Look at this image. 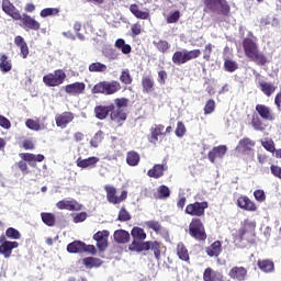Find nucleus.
Returning a JSON list of instances; mask_svg holds the SVG:
<instances>
[{"mask_svg":"<svg viewBox=\"0 0 281 281\" xmlns=\"http://www.w3.org/2000/svg\"><path fill=\"white\" fill-rule=\"evenodd\" d=\"M14 44L16 47H20L22 58H27V56H30V47H27V42L23 38V36H15Z\"/></svg>","mask_w":281,"mask_h":281,"instance_id":"nucleus-31","label":"nucleus"},{"mask_svg":"<svg viewBox=\"0 0 281 281\" xmlns=\"http://www.w3.org/2000/svg\"><path fill=\"white\" fill-rule=\"evenodd\" d=\"M205 252L210 258H218L223 252V244L221 240H215L212 245L205 248Z\"/></svg>","mask_w":281,"mask_h":281,"instance_id":"nucleus-29","label":"nucleus"},{"mask_svg":"<svg viewBox=\"0 0 281 281\" xmlns=\"http://www.w3.org/2000/svg\"><path fill=\"white\" fill-rule=\"evenodd\" d=\"M100 161V158L92 156L86 159L78 158L77 159V166L78 168L87 169V168H95L98 166V162Z\"/></svg>","mask_w":281,"mask_h":281,"instance_id":"nucleus-30","label":"nucleus"},{"mask_svg":"<svg viewBox=\"0 0 281 281\" xmlns=\"http://www.w3.org/2000/svg\"><path fill=\"white\" fill-rule=\"evenodd\" d=\"M130 251H137V254H142V251H154V256L156 260L161 259V243L160 241H132L128 247Z\"/></svg>","mask_w":281,"mask_h":281,"instance_id":"nucleus-5","label":"nucleus"},{"mask_svg":"<svg viewBox=\"0 0 281 281\" xmlns=\"http://www.w3.org/2000/svg\"><path fill=\"white\" fill-rule=\"evenodd\" d=\"M19 249V241H12L5 239V235L0 236V256H3L7 260L12 258V251Z\"/></svg>","mask_w":281,"mask_h":281,"instance_id":"nucleus-13","label":"nucleus"},{"mask_svg":"<svg viewBox=\"0 0 281 281\" xmlns=\"http://www.w3.org/2000/svg\"><path fill=\"white\" fill-rule=\"evenodd\" d=\"M106 69H108L106 65L100 61L92 63L89 65V71H91L92 74H104Z\"/></svg>","mask_w":281,"mask_h":281,"instance_id":"nucleus-45","label":"nucleus"},{"mask_svg":"<svg viewBox=\"0 0 281 281\" xmlns=\"http://www.w3.org/2000/svg\"><path fill=\"white\" fill-rule=\"evenodd\" d=\"M170 196V188L166 187V184H161L158 188V199H168Z\"/></svg>","mask_w":281,"mask_h":281,"instance_id":"nucleus-57","label":"nucleus"},{"mask_svg":"<svg viewBox=\"0 0 281 281\" xmlns=\"http://www.w3.org/2000/svg\"><path fill=\"white\" fill-rule=\"evenodd\" d=\"M82 265H85L87 269H93V267H101L102 260L95 257H87V258H83Z\"/></svg>","mask_w":281,"mask_h":281,"instance_id":"nucleus-43","label":"nucleus"},{"mask_svg":"<svg viewBox=\"0 0 281 281\" xmlns=\"http://www.w3.org/2000/svg\"><path fill=\"white\" fill-rule=\"evenodd\" d=\"M25 126L30 128V131H41V121L34 119H27L25 121Z\"/></svg>","mask_w":281,"mask_h":281,"instance_id":"nucleus-51","label":"nucleus"},{"mask_svg":"<svg viewBox=\"0 0 281 281\" xmlns=\"http://www.w3.org/2000/svg\"><path fill=\"white\" fill-rule=\"evenodd\" d=\"M261 146L268 153H276V143L273 142V139L261 142Z\"/></svg>","mask_w":281,"mask_h":281,"instance_id":"nucleus-58","label":"nucleus"},{"mask_svg":"<svg viewBox=\"0 0 281 281\" xmlns=\"http://www.w3.org/2000/svg\"><path fill=\"white\" fill-rule=\"evenodd\" d=\"M228 278H231V280H235V281H245L247 280V268L240 266H234L229 272H228Z\"/></svg>","mask_w":281,"mask_h":281,"instance_id":"nucleus-23","label":"nucleus"},{"mask_svg":"<svg viewBox=\"0 0 281 281\" xmlns=\"http://www.w3.org/2000/svg\"><path fill=\"white\" fill-rule=\"evenodd\" d=\"M180 19H181V12L177 10V11L170 12L166 18V21L167 23H178Z\"/></svg>","mask_w":281,"mask_h":281,"instance_id":"nucleus-56","label":"nucleus"},{"mask_svg":"<svg viewBox=\"0 0 281 281\" xmlns=\"http://www.w3.org/2000/svg\"><path fill=\"white\" fill-rule=\"evenodd\" d=\"M130 12H132L136 19H140L143 21L150 19V13L148 11L139 10V5L136 3L130 5Z\"/></svg>","mask_w":281,"mask_h":281,"instance_id":"nucleus-35","label":"nucleus"},{"mask_svg":"<svg viewBox=\"0 0 281 281\" xmlns=\"http://www.w3.org/2000/svg\"><path fill=\"white\" fill-rule=\"evenodd\" d=\"M201 56V49H183V50H178L173 53L172 55V63L173 65H186V63H190V60H196Z\"/></svg>","mask_w":281,"mask_h":281,"instance_id":"nucleus-9","label":"nucleus"},{"mask_svg":"<svg viewBox=\"0 0 281 281\" xmlns=\"http://www.w3.org/2000/svg\"><path fill=\"white\" fill-rule=\"evenodd\" d=\"M257 267H259L260 271H263V273H272L276 269V265L269 259L258 260Z\"/></svg>","mask_w":281,"mask_h":281,"instance_id":"nucleus-38","label":"nucleus"},{"mask_svg":"<svg viewBox=\"0 0 281 281\" xmlns=\"http://www.w3.org/2000/svg\"><path fill=\"white\" fill-rule=\"evenodd\" d=\"M120 82H122V85H126V86L133 85V76H131V70L124 69L121 71Z\"/></svg>","mask_w":281,"mask_h":281,"instance_id":"nucleus-47","label":"nucleus"},{"mask_svg":"<svg viewBox=\"0 0 281 281\" xmlns=\"http://www.w3.org/2000/svg\"><path fill=\"white\" fill-rule=\"evenodd\" d=\"M203 12L205 14H222V16H229L232 8L227 0H203Z\"/></svg>","mask_w":281,"mask_h":281,"instance_id":"nucleus-4","label":"nucleus"},{"mask_svg":"<svg viewBox=\"0 0 281 281\" xmlns=\"http://www.w3.org/2000/svg\"><path fill=\"white\" fill-rule=\"evenodd\" d=\"M154 45L158 49V52H161V54H166V52L170 49V44L168 43V41H165V40L154 42Z\"/></svg>","mask_w":281,"mask_h":281,"instance_id":"nucleus-52","label":"nucleus"},{"mask_svg":"<svg viewBox=\"0 0 281 281\" xmlns=\"http://www.w3.org/2000/svg\"><path fill=\"white\" fill-rule=\"evenodd\" d=\"M203 281H225V277L223 272L209 267L203 272Z\"/></svg>","mask_w":281,"mask_h":281,"instance_id":"nucleus-27","label":"nucleus"},{"mask_svg":"<svg viewBox=\"0 0 281 281\" xmlns=\"http://www.w3.org/2000/svg\"><path fill=\"white\" fill-rule=\"evenodd\" d=\"M58 14H60V9L58 8H46L40 12L42 19H47V16H58Z\"/></svg>","mask_w":281,"mask_h":281,"instance_id":"nucleus-46","label":"nucleus"},{"mask_svg":"<svg viewBox=\"0 0 281 281\" xmlns=\"http://www.w3.org/2000/svg\"><path fill=\"white\" fill-rule=\"evenodd\" d=\"M131 36L132 38H135L136 36H139V34H142V24L139 23H135L131 26Z\"/></svg>","mask_w":281,"mask_h":281,"instance_id":"nucleus-61","label":"nucleus"},{"mask_svg":"<svg viewBox=\"0 0 281 281\" xmlns=\"http://www.w3.org/2000/svg\"><path fill=\"white\" fill-rule=\"evenodd\" d=\"M131 101L126 98H116L114 99V105L112 111L110 112V122L116 128H122L128 120V113H126L125 109H128V103Z\"/></svg>","mask_w":281,"mask_h":281,"instance_id":"nucleus-3","label":"nucleus"},{"mask_svg":"<svg viewBox=\"0 0 281 281\" xmlns=\"http://www.w3.org/2000/svg\"><path fill=\"white\" fill-rule=\"evenodd\" d=\"M74 120H76V114L70 111H65L55 115V124L57 128H67Z\"/></svg>","mask_w":281,"mask_h":281,"instance_id":"nucleus-15","label":"nucleus"},{"mask_svg":"<svg viewBox=\"0 0 281 281\" xmlns=\"http://www.w3.org/2000/svg\"><path fill=\"white\" fill-rule=\"evenodd\" d=\"M166 126L164 124H156L150 127V134L148 135L147 139L149 144L157 145L159 142V137H166Z\"/></svg>","mask_w":281,"mask_h":281,"instance_id":"nucleus-16","label":"nucleus"},{"mask_svg":"<svg viewBox=\"0 0 281 281\" xmlns=\"http://www.w3.org/2000/svg\"><path fill=\"white\" fill-rule=\"evenodd\" d=\"M104 140V132L98 131L94 136L90 140V146L92 148H98L100 146V143Z\"/></svg>","mask_w":281,"mask_h":281,"instance_id":"nucleus-48","label":"nucleus"},{"mask_svg":"<svg viewBox=\"0 0 281 281\" xmlns=\"http://www.w3.org/2000/svg\"><path fill=\"white\" fill-rule=\"evenodd\" d=\"M204 115H211V113H214L216 111V101L214 99H209L204 105Z\"/></svg>","mask_w":281,"mask_h":281,"instance_id":"nucleus-50","label":"nucleus"},{"mask_svg":"<svg viewBox=\"0 0 281 281\" xmlns=\"http://www.w3.org/2000/svg\"><path fill=\"white\" fill-rule=\"evenodd\" d=\"M2 10L8 14V16H11L13 21H19L21 12L10 0H3L2 1Z\"/></svg>","mask_w":281,"mask_h":281,"instance_id":"nucleus-25","label":"nucleus"},{"mask_svg":"<svg viewBox=\"0 0 281 281\" xmlns=\"http://www.w3.org/2000/svg\"><path fill=\"white\" fill-rule=\"evenodd\" d=\"M186 132H187L186 124H183V122H181V121L178 122L176 131H175L176 136L177 137H183V135H186Z\"/></svg>","mask_w":281,"mask_h":281,"instance_id":"nucleus-60","label":"nucleus"},{"mask_svg":"<svg viewBox=\"0 0 281 281\" xmlns=\"http://www.w3.org/2000/svg\"><path fill=\"white\" fill-rule=\"evenodd\" d=\"M110 232L106 229L99 231L93 235V240L97 241V247L100 251H104L109 247Z\"/></svg>","mask_w":281,"mask_h":281,"instance_id":"nucleus-18","label":"nucleus"},{"mask_svg":"<svg viewBox=\"0 0 281 281\" xmlns=\"http://www.w3.org/2000/svg\"><path fill=\"white\" fill-rule=\"evenodd\" d=\"M254 146H256V142L251 140L249 137L241 138L236 146V150L240 155H249L254 150Z\"/></svg>","mask_w":281,"mask_h":281,"instance_id":"nucleus-22","label":"nucleus"},{"mask_svg":"<svg viewBox=\"0 0 281 281\" xmlns=\"http://www.w3.org/2000/svg\"><path fill=\"white\" fill-rule=\"evenodd\" d=\"M119 91H122V85L117 80L100 81L91 89V93L102 95H115Z\"/></svg>","mask_w":281,"mask_h":281,"instance_id":"nucleus-6","label":"nucleus"},{"mask_svg":"<svg viewBox=\"0 0 281 281\" xmlns=\"http://www.w3.org/2000/svg\"><path fill=\"white\" fill-rule=\"evenodd\" d=\"M131 236L133 237V243H144L146 240V232L139 226H134L131 231Z\"/></svg>","mask_w":281,"mask_h":281,"instance_id":"nucleus-36","label":"nucleus"},{"mask_svg":"<svg viewBox=\"0 0 281 281\" xmlns=\"http://www.w3.org/2000/svg\"><path fill=\"white\" fill-rule=\"evenodd\" d=\"M0 71H2V74L12 71V60L5 54H0Z\"/></svg>","mask_w":281,"mask_h":281,"instance_id":"nucleus-40","label":"nucleus"},{"mask_svg":"<svg viewBox=\"0 0 281 281\" xmlns=\"http://www.w3.org/2000/svg\"><path fill=\"white\" fill-rule=\"evenodd\" d=\"M113 105L114 103H110L109 105L94 106V115L97 120H106L109 116L111 117Z\"/></svg>","mask_w":281,"mask_h":281,"instance_id":"nucleus-26","label":"nucleus"},{"mask_svg":"<svg viewBox=\"0 0 281 281\" xmlns=\"http://www.w3.org/2000/svg\"><path fill=\"white\" fill-rule=\"evenodd\" d=\"M131 218H132L131 213H128L126 207L122 206L121 210L119 211L117 221H120L121 223H126L131 221Z\"/></svg>","mask_w":281,"mask_h":281,"instance_id":"nucleus-53","label":"nucleus"},{"mask_svg":"<svg viewBox=\"0 0 281 281\" xmlns=\"http://www.w3.org/2000/svg\"><path fill=\"white\" fill-rule=\"evenodd\" d=\"M18 21H20V25L25 32H38V30H41V23L27 13H20V19H18Z\"/></svg>","mask_w":281,"mask_h":281,"instance_id":"nucleus-12","label":"nucleus"},{"mask_svg":"<svg viewBox=\"0 0 281 281\" xmlns=\"http://www.w3.org/2000/svg\"><path fill=\"white\" fill-rule=\"evenodd\" d=\"M68 254H85V241L75 240L67 245Z\"/></svg>","mask_w":281,"mask_h":281,"instance_id":"nucleus-37","label":"nucleus"},{"mask_svg":"<svg viewBox=\"0 0 281 281\" xmlns=\"http://www.w3.org/2000/svg\"><path fill=\"white\" fill-rule=\"evenodd\" d=\"M104 191L106 193V201L109 203H112V205H120L123 201H126L128 199V191L123 190L121 192L120 196H116L117 194V189L111 184L104 186Z\"/></svg>","mask_w":281,"mask_h":281,"instance_id":"nucleus-11","label":"nucleus"},{"mask_svg":"<svg viewBox=\"0 0 281 281\" xmlns=\"http://www.w3.org/2000/svg\"><path fill=\"white\" fill-rule=\"evenodd\" d=\"M139 161H142V157L139 156V153L135 150L127 151L126 154L127 166H131V167L139 166Z\"/></svg>","mask_w":281,"mask_h":281,"instance_id":"nucleus-39","label":"nucleus"},{"mask_svg":"<svg viewBox=\"0 0 281 281\" xmlns=\"http://www.w3.org/2000/svg\"><path fill=\"white\" fill-rule=\"evenodd\" d=\"M145 225L148 229H153L154 232H156V234H159V232H161L162 229L161 224L155 220L145 222Z\"/></svg>","mask_w":281,"mask_h":281,"instance_id":"nucleus-55","label":"nucleus"},{"mask_svg":"<svg viewBox=\"0 0 281 281\" xmlns=\"http://www.w3.org/2000/svg\"><path fill=\"white\" fill-rule=\"evenodd\" d=\"M177 256L180 260H183V262H190V254L183 243L177 245Z\"/></svg>","mask_w":281,"mask_h":281,"instance_id":"nucleus-41","label":"nucleus"},{"mask_svg":"<svg viewBox=\"0 0 281 281\" xmlns=\"http://www.w3.org/2000/svg\"><path fill=\"white\" fill-rule=\"evenodd\" d=\"M87 212L78 213L74 216V223H85L87 221Z\"/></svg>","mask_w":281,"mask_h":281,"instance_id":"nucleus-63","label":"nucleus"},{"mask_svg":"<svg viewBox=\"0 0 281 281\" xmlns=\"http://www.w3.org/2000/svg\"><path fill=\"white\" fill-rule=\"evenodd\" d=\"M114 240L117 245H126L131 240V234L125 229H117L113 234Z\"/></svg>","mask_w":281,"mask_h":281,"instance_id":"nucleus-32","label":"nucleus"},{"mask_svg":"<svg viewBox=\"0 0 281 281\" xmlns=\"http://www.w3.org/2000/svg\"><path fill=\"white\" fill-rule=\"evenodd\" d=\"M237 207L244 212H258V205L247 195H240L236 202Z\"/></svg>","mask_w":281,"mask_h":281,"instance_id":"nucleus-17","label":"nucleus"},{"mask_svg":"<svg viewBox=\"0 0 281 281\" xmlns=\"http://www.w3.org/2000/svg\"><path fill=\"white\" fill-rule=\"evenodd\" d=\"M274 105L277 106V111H281V91L274 97Z\"/></svg>","mask_w":281,"mask_h":281,"instance_id":"nucleus-64","label":"nucleus"},{"mask_svg":"<svg viewBox=\"0 0 281 281\" xmlns=\"http://www.w3.org/2000/svg\"><path fill=\"white\" fill-rule=\"evenodd\" d=\"M189 235L198 243H204L207 240V233L205 232V225L199 217H193L189 224Z\"/></svg>","mask_w":281,"mask_h":281,"instance_id":"nucleus-8","label":"nucleus"},{"mask_svg":"<svg viewBox=\"0 0 281 281\" xmlns=\"http://www.w3.org/2000/svg\"><path fill=\"white\" fill-rule=\"evenodd\" d=\"M41 218L47 227H54L56 225V215L54 213H41Z\"/></svg>","mask_w":281,"mask_h":281,"instance_id":"nucleus-44","label":"nucleus"},{"mask_svg":"<svg viewBox=\"0 0 281 281\" xmlns=\"http://www.w3.org/2000/svg\"><path fill=\"white\" fill-rule=\"evenodd\" d=\"M166 80H168V72H166V70H160V71H158L157 81H158L160 85H166Z\"/></svg>","mask_w":281,"mask_h":281,"instance_id":"nucleus-62","label":"nucleus"},{"mask_svg":"<svg viewBox=\"0 0 281 281\" xmlns=\"http://www.w3.org/2000/svg\"><path fill=\"white\" fill-rule=\"evenodd\" d=\"M225 155H227V146L220 145L213 147L212 150L209 151L207 159L211 164H216V159H223Z\"/></svg>","mask_w":281,"mask_h":281,"instance_id":"nucleus-21","label":"nucleus"},{"mask_svg":"<svg viewBox=\"0 0 281 281\" xmlns=\"http://www.w3.org/2000/svg\"><path fill=\"white\" fill-rule=\"evenodd\" d=\"M251 238H256V222L246 218L244 220V222L241 223V227L235 235V240H237V243H243V240L251 243Z\"/></svg>","mask_w":281,"mask_h":281,"instance_id":"nucleus-7","label":"nucleus"},{"mask_svg":"<svg viewBox=\"0 0 281 281\" xmlns=\"http://www.w3.org/2000/svg\"><path fill=\"white\" fill-rule=\"evenodd\" d=\"M249 36L250 37H246L241 42L244 54L246 58L251 60V63H255V65L265 67L268 63L267 55L260 50V46L258 45L256 37H254V33L249 32Z\"/></svg>","mask_w":281,"mask_h":281,"instance_id":"nucleus-1","label":"nucleus"},{"mask_svg":"<svg viewBox=\"0 0 281 281\" xmlns=\"http://www.w3.org/2000/svg\"><path fill=\"white\" fill-rule=\"evenodd\" d=\"M67 80V74L63 69L54 70L43 77L46 87H60Z\"/></svg>","mask_w":281,"mask_h":281,"instance_id":"nucleus-10","label":"nucleus"},{"mask_svg":"<svg viewBox=\"0 0 281 281\" xmlns=\"http://www.w3.org/2000/svg\"><path fill=\"white\" fill-rule=\"evenodd\" d=\"M254 196L258 203H265V201H267V194H265V190H256L254 192Z\"/></svg>","mask_w":281,"mask_h":281,"instance_id":"nucleus-59","label":"nucleus"},{"mask_svg":"<svg viewBox=\"0 0 281 281\" xmlns=\"http://www.w3.org/2000/svg\"><path fill=\"white\" fill-rule=\"evenodd\" d=\"M229 52V48L226 46L224 48V69L225 71H228V74H234L238 69V63L234 61L233 59H229V57L225 56Z\"/></svg>","mask_w":281,"mask_h":281,"instance_id":"nucleus-33","label":"nucleus"},{"mask_svg":"<svg viewBox=\"0 0 281 281\" xmlns=\"http://www.w3.org/2000/svg\"><path fill=\"white\" fill-rule=\"evenodd\" d=\"M115 47L116 49H120L122 52V54H131V52H133V47H131L130 44H126V41H124V38H119L115 41Z\"/></svg>","mask_w":281,"mask_h":281,"instance_id":"nucleus-42","label":"nucleus"},{"mask_svg":"<svg viewBox=\"0 0 281 281\" xmlns=\"http://www.w3.org/2000/svg\"><path fill=\"white\" fill-rule=\"evenodd\" d=\"M61 89L68 95H82V93H85V89H87V86L85 85V82L77 81L74 83L66 85Z\"/></svg>","mask_w":281,"mask_h":281,"instance_id":"nucleus-20","label":"nucleus"},{"mask_svg":"<svg viewBox=\"0 0 281 281\" xmlns=\"http://www.w3.org/2000/svg\"><path fill=\"white\" fill-rule=\"evenodd\" d=\"M209 204L207 202H194L190 203L186 206V214L189 216H195V218H201L202 216H205V210H207Z\"/></svg>","mask_w":281,"mask_h":281,"instance_id":"nucleus-14","label":"nucleus"},{"mask_svg":"<svg viewBox=\"0 0 281 281\" xmlns=\"http://www.w3.org/2000/svg\"><path fill=\"white\" fill-rule=\"evenodd\" d=\"M214 50V45H212V43H209L205 45L204 49H203V59L206 63H210L212 60V52Z\"/></svg>","mask_w":281,"mask_h":281,"instance_id":"nucleus-54","label":"nucleus"},{"mask_svg":"<svg viewBox=\"0 0 281 281\" xmlns=\"http://www.w3.org/2000/svg\"><path fill=\"white\" fill-rule=\"evenodd\" d=\"M258 87L263 95H266L267 98H271V95H273L276 91H278V86L276 83L265 80H259Z\"/></svg>","mask_w":281,"mask_h":281,"instance_id":"nucleus-24","label":"nucleus"},{"mask_svg":"<svg viewBox=\"0 0 281 281\" xmlns=\"http://www.w3.org/2000/svg\"><path fill=\"white\" fill-rule=\"evenodd\" d=\"M255 113L251 115L250 124L255 131H265V122H276V114L273 110L269 108V105L257 104L255 106ZM265 120V122H262Z\"/></svg>","mask_w":281,"mask_h":281,"instance_id":"nucleus-2","label":"nucleus"},{"mask_svg":"<svg viewBox=\"0 0 281 281\" xmlns=\"http://www.w3.org/2000/svg\"><path fill=\"white\" fill-rule=\"evenodd\" d=\"M5 237L10 238V240H19L21 239V232L14 227H9L5 231Z\"/></svg>","mask_w":281,"mask_h":281,"instance_id":"nucleus-49","label":"nucleus"},{"mask_svg":"<svg viewBox=\"0 0 281 281\" xmlns=\"http://www.w3.org/2000/svg\"><path fill=\"white\" fill-rule=\"evenodd\" d=\"M57 210H67L68 212H80L82 204H79L75 199L72 200H60L56 203Z\"/></svg>","mask_w":281,"mask_h":281,"instance_id":"nucleus-19","label":"nucleus"},{"mask_svg":"<svg viewBox=\"0 0 281 281\" xmlns=\"http://www.w3.org/2000/svg\"><path fill=\"white\" fill-rule=\"evenodd\" d=\"M166 170H168L166 164H156L153 166L151 169L147 171V177H149L150 179H161Z\"/></svg>","mask_w":281,"mask_h":281,"instance_id":"nucleus-28","label":"nucleus"},{"mask_svg":"<svg viewBox=\"0 0 281 281\" xmlns=\"http://www.w3.org/2000/svg\"><path fill=\"white\" fill-rule=\"evenodd\" d=\"M142 87L143 93H153L155 91V79H153V76H143Z\"/></svg>","mask_w":281,"mask_h":281,"instance_id":"nucleus-34","label":"nucleus"}]
</instances>
